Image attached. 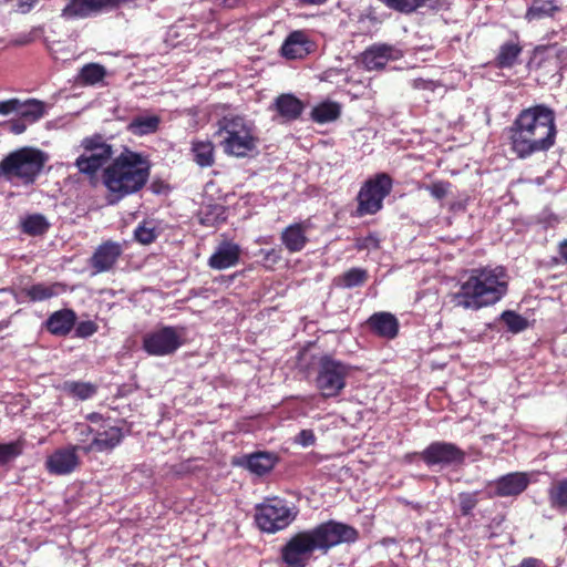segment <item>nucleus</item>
<instances>
[{"mask_svg":"<svg viewBox=\"0 0 567 567\" xmlns=\"http://www.w3.org/2000/svg\"><path fill=\"white\" fill-rule=\"evenodd\" d=\"M545 49H546V47H540V45L536 47V51H540V50H545Z\"/></svg>","mask_w":567,"mask_h":567,"instance_id":"nucleus-57","label":"nucleus"},{"mask_svg":"<svg viewBox=\"0 0 567 567\" xmlns=\"http://www.w3.org/2000/svg\"><path fill=\"white\" fill-rule=\"evenodd\" d=\"M359 532L351 525L329 519L312 528L293 534L280 548V561L285 567H307L315 554L327 555L341 544H352Z\"/></svg>","mask_w":567,"mask_h":567,"instance_id":"nucleus-1","label":"nucleus"},{"mask_svg":"<svg viewBox=\"0 0 567 567\" xmlns=\"http://www.w3.org/2000/svg\"><path fill=\"white\" fill-rule=\"evenodd\" d=\"M308 229L307 221L295 223L282 229L280 240L285 248L291 254L301 251L309 241Z\"/></svg>","mask_w":567,"mask_h":567,"instance_id":"nucleus-20","label":"nucleus"},{"mask_svg":"<svg viewBox=\"0 0 567 567\" xmlns=\"http://www.w3.org/2000/svg\"><path fill=\"white\" fill-rule=\"evenodd\" d=\"M150 189L155 195L166 194L171 190V187L168 183L162 179H154L151 185Z\"/></svg>","mask_w":567,"mask_h":567,"instance_id":"nucleus-49","label":"nucleus"},{"mask_svg":"<svg viewBox=\"0 0 567 567\" xmlns=\"http://www.w3.org/2000/svg\"><path fill=\"white\" fill-rule=\"evenodd\" d=\"M82 145L84 147L85 151L87 152H93V151H96V150H101L102 146H106L109 145L107 143H105V141L103 140V136L100 135V134H95L91 137H86L83 140L82 142Z\"/></svg>","mask_w":567,"mask_h":567,"instance_id":"nucleus-45","label":"nucleus"},{"mask_svg":"<svg viewBox=\"0 0 567 567\" xmlns=\"http://www.w3.org/2000/svg\"><path fill=\"white\" fill-rule=\"evenodd\" d=\"M91 154L103 155V157H105V164H106L113 155V148H112V145L109 144L106 146H102L101 150L99 148L96 151L91 152Z\"/></svg>","mask_w":567,"mask_h":567,"instance_id":"nucleus-53","label":"nucleus"},{"mask_svg":"<svg viewBox=\"0 0 567 567\" xmlns=\"http://www.w3.org/2000/svg\"><path fill=\"white\" fill-rule=\"evenodd\" d=\"M350 371L351 367L349 364L336 360L329 354H324L318 363L316 386L323 398H334L346 388V379Z\"/></svg>","mask_w":567,"mask_h":567,"instance_id":"nucleus-9","label":"nucleus"},{"mask_svg":"<svg viewBox=\"0 0 567 567\" xmlns=\"http://www.w3.org/2000/svg\"><path fill=\"white\" fill-rule=\"evenodd\" d=\"M20 117L32 124L39 121L44 115V104L37 100L20 101V106L17 110Z\"/></svg>","mask_w":567,"mask_h":567,"instance_id":"nucleus-36","label":"nucleus"},{"mask_svg":"<svg viewBox=\"0 0 567 567\" xmlns=\"http://www.w3.org/2000/svg\"><path fill=\"white\" fill-rule=\"evenodd\" d=\"M367 326L373 334L384 339H394L400 328L396 317L384 311L370 316L367 320Z\"/></svg>","mask_w":567,"mask_h":567,"instance_id":"nucleus-19","label":"nucleus"},{"mask_svg":"<svg viewBox=\"0 0 567 567\" xmlns=\"http://www.w3.org/2000/svg\"><path fill=\"white\" fill-rule=\"evenodd\" d=\"M480 492H462L457 495L458 507L462 516H471L478 504Z\"/></svg>","mask_w":567,"mask_h":567,"instance_id":"nucleus-40","label":"nucleus"},{"mask_svg":"<svg viewBox=\"0 0 567 567\" xmlns=\"http://www.w3.org/2000/svg\"><path fill=\"white\" fill-rule=\"evenodd\" d=\"M78 451H81L79 445H69L54 451L47 460L48 471L55 475L72 473L80 463Z\"/></svg>","mask_w":567,"mask_h":567,"instance_id":"nucleus-14","label":"nucleus"},{"mask_svg":"<svg viewBox=\"0 0 567 567\" xmlns=\"http://www.w3.org/2000/svg\"><path fill=\"white\" fill-rule=\"evenodd\" d=\"M78 316L73 309L64 308L52 312L44 322L47 331L56 337H66L75 327Z\"/></svg>","mask_w":567,"mask_h":567,"instance_id":"nucleus-18","label":"nucleus"},{"mask_svg":"<svg viewBox=\"0 0 567 567\" xmlns=\"http://www.w3.org/2000/svg\"><path fill=\"white\" fill-rule=\"evenodd\" d=\"M369 279V274L363 268H351L336 278V285L342 288H354L363 286Z\"/></svg>","mask_w":567,"mask_h":567,"instance_id":"nucleus-32","label":"nucleus"},{"mask_svg":"<svg viewBox=\"0 0 567 567\" xmlns=\"http://www.w3.org/2000/svg\"><path fill=\"white\" fill-rule=\"evenodd\" d=\"M340 116V105L336 102H323L311 112V117L316 123H328Z\"/></svg>","mask_w":567,"mask_h":567,"instance_id":"nucleus-34","label":"nucleus"},{"mask_svg":"<svg viewBox=\"0 0 567 567\" xmlns=\"http://www.w3.org/2000/svg\"><path fill=\"white\" fill-rule=\"evenodd\" d=\"M547 498L551 509L567 512V477L551 482L547 489Z\"/></svg>","mask_w":567,"mask_h":567,"instance_id":"nucleus-26","label":"nucleus"},{"mask_svg":"<svg viewBox=\"0 0 567 567\" xmlns=\"http://www.w3.org/2000/svg\"><path fill=\"white\" fill-rule=\"evenodd\" d=\"M393 47L389 44H373L369 47L361 56L364 68L369 71L383 69L391 60Z\"/></svg>","mask_w":567,"mask_h":567,"instance_id":"nucleus-22","label":"nucleus"},{"mask_svg":"<svg viewBox=\"0 0 567 567\" xmlns=\"http://www.w3.org/2000/svg\"><path fill=\"white\" fill-rule=\"evenodd\" d=\"M123 254L122 245L114 240L100 244L89 259V266L94 274L107 272L114 268Z\"/></svg>","mask_w":567,"mask_h":567,"instance_id":"nucleus-13","label":"nucleus"},{"mask_svg":"<svg viewBox=\"0 0 567 567\" xmlns=\"http://www.w3.org/2000/svg\"><path fill=\"white\" fill-rule=\"evenodd\" d=\"M148 155L127 147L103 171L102 179L111 205L143 189L151 175Z\"/></svg>","mask_w":567,"mask_h":567,"instance_id":"nucleus-3","label":"nucleus"},{"mask_svg":"<svg viewBox=\"0 0 567 567\" xmlns=\"http://www.w3.org/2000/svg\"><path fill=\"white\" fill-rule=\"evenodd\" d=\"M49 156L43 151L24 146L10 152L0 161V178L23 185H33L41 175Z\"/></svg>","mask_w":567,"mask_h":567,"instance_id":"nucleus-6","label":"nucleus"},{"mask_svg":"<svg viewBox=\"0 0 567 567\" xmlns=\"http://www.w3.org/2000/svg\"><path fill=\"white\" fill-rule=\"evenodd\" d=\"M85 419L94 425V437L89 444L81 446L84 454L112 452L122 443L124 439L123 429L113 425L110 417L92 412Z\"/></svg>","mask_w":567,"mask_h":567,"instance_id":"nucleus-10","label":"nucleus"},{"mask_svg":"<svg viewBox=\"0 0 567 567\" xmlns=\"http://www.w3.org/2000/svg\"><path fill=\"white\" fill-rule=\"evenodd\" d=\"M161 124L158 115L135 116L127 124L126 130L136 136L148 135L157 132Z\"/></svg>","mask_w":567,"mask_h":567,"instance_id":"nucleus-28","label":"nucleus"},{"mask_svg":"<svg viewBox=\"0 0 567 567\" xmlns=\"http://www.w3.org/2000/svg\"><path fill=\"white\" fill-rule=\"evenodd\" d=\"M452 184L449 181H436L431 185H426L425 189L437 200L443 199L449 194Z\"/></svg>","mask_w":567,"mask_h":567,"instance_id":"nucleus-42","label":"nucleus"},{"mask_svg":"<svg viewBox=\"0 0 567 567\" xmlns=\"http://www.w3.org/2000/svg\"><path fill=\"white\" fill-rule=\"evenodd\" d=\"M315 432L310 429L301 430L298 435L295 437V443L301 446H311L316 443Z\"/></svg>","mask_w":567,"mask_h":567,"instance_id":"nucleus-46","label":"nucleus"},{"mask_svg":"<svg viewBox=\"0 0 567 567\" xmlns=\"http://www.w3.org/2000/svg\"><path fill=\"white\" fill-rule=\"evenodd\" d=\"M297 515L298 511L279 497L266 498L255 507V523L261 532L268 534L287 528Z\"/></svg>","mask_w":567,"mask_h":567,"instance_id":"nucleus-7","label":"nucleus"},{"mask_svg":"<svg viewBox=\"0 0 567 567\" xmlns=\"http://www.w3.org/2000/svg\"><path fill=\"white\" fill-rule=\"evenodd\" d=\"M219 6L227 9H234L240 7L245 0H216Z\"/></svg>","mask_w":567,"mask_h":567,"instance_id":"nucleus-54","label":"nucleus"},{"mask_svg":"<svg viewBox=\"0 0 567 567\" xmlns=\"http://www.w3.org/2000/svg\"><path fill=\"white\" fill-rule=\"evenodd\" d=\"M276 463V458L268 452H257L246 458L247 468L259 476L270 472Z\"/></svg>","mask_w":567,"mask_h":567,"instance_id":"nucleus-29","label":"nucleus"},{"mask_svg":"<svg viewBox=\"0 0 567 567\" xmlns=\"http://www.w3.org/2000/svg\"><path fill=\"white\" fill-rule=\"evenodd\" d=\"M183 344L174 327H163L143 337V350L150 355L164 357L174 353Z\"/></svg>","mask_w":567,"mask_h":567,"instance_id":"nucleus-12","label":"nucleus"},{"mask_svg":"<svg viewBox=\"0 0 567 567\" xmlns=\"http://www.w3.org/2000/svg\"><path fill=\"white\" fill-rule=\"evenodd\" d=\"M19 106H20V100H18V99H10L7 101H2V102H0V114L8 115L12 112H17Z\"/></svg>","mask_w":567,"mask_h":567,"instance_id":"nucleus-48","label":"nucleus"},{"mask_svg":"<svg viewBox=\"0 0 567 567\" xmlns=\"http://www.w3.org/2000/svg\"><path fill=\"white\" fill-rule=\"evenodd\" d=\"M226 210L223 205H207L198 213L199 223L206 227H213L226 220Z\"/></svg>","mask_w":567,"mask_h":567,"instance_id":"nucleus-33","label":"nucleus"},{"mask_svg":"<svg viewBox=\"0 0 567 567\" xmlns=\"http://www.w3.org/2000/svg\"><path fill=\"white\" fill-rule=\"evenodd\" d=\"M106 69L99 63L83 65L78 75V82L82 85H95L104 80Z\"/></svg>","mask_w":567,"mask_h":567,"instance_id":"nucleus-30","label":"nucleus"},{"mask_svg":"<svg viewBox=\"0 0 567 567\" xmlns=\"http://www.w3.org/2000/svg\"><path fill=\"white\" fill-rule=\"evenodd\" d=\"M509 150L517 158L525 159L550 150L556 143L555 111L546 104L523 109L506 127Z\"/></svg>","mask_w":567,"mask_h":567,"instance_id":"nucleus-2","label":"nucleus"},{"mask_svg":"<svg viewBox=\"0 0 567 567\" xmlns=\"http://www.w3.org/2000/svg\"><path fill=\"white\" fill-rule=\"evenodd\" d=\"M0 567H4L3 563L0 560Z\"/></svg>","mask_w":567,"mask_h":567,"instance_id":"nucleus-58","label":"nucleus"},{"mask_svg":"<svg viewBox=\"0 0 567 567\" xmlns=\"http://www.w3.org/2000/svg\"><path fill=\"white\" fill-rule=\"evenodd\" d=\"M22 450L18 442L0 443V465H4L19 456Z\"/></svg>","mask_w":567,"mask_h":567,"instance_id":"nucleus-41","label":"nucleus"},{"mask_svg":"<svg viewBox=\"0 0 567 567\" xmlns=\"http://www.w3.org/2000/svg\"><path fill=\"white\" fill-rule=\"evenodd\" d=\"M560 11L561 7L556 0H532L524 19L529 23L544 19H555Z\"/></svg>","mask_w":567,"mask_h":567,"instance_id":"nucleus-23","label":"nucleus"},{"mask_svg":"<svg viewBox=\"0 0 567 567\" xmlns=\"http://www.w3.org/2000/svg\"><path fill=\"white\" fill-rule=\"evenodd\" d=\"M21 228L29 236H42L49 230L50 224L43 215L32 214L23 219Z\"/></svg>","mask_w":567,"mask_h":567,"instance_id":"nucleus-35","label":"nucleus"},{"mask_svg":"<svg viewBox=\"0 0 567 567\" xmlns=\"http://www.w3.org/2000/svg\"><path fill=\"white\" fill-rule=\"evenodd\" d=\"M62 390L80 400H87L96 393V386L90 382L65 381Z\"/></svg>","mask_w":567,"mask_h":567,"instance_id":"nucleus-37","label":"nucleus"},{"mask_svg":"<svg viewBox=\"0 0 567 567\" xmlns=\"http://www.w3.org/2000/svg\"><path fill=\"white\" fill-rule=\"evenodd\" d=\"M79 442H86L91 435L94 436V425L92 423H76L74 426Z\"/></svg>","mask_w":567,"mask_h":567,"instance_id":"nucleus-44","label":"nucleus"},{"mask_svg":"<svg viewBox=\"0 0 567 567\" xmlns=\"http://www.w3.org/2000/svg\"><path fill=\"white\" fill-rule=\"evenodd\" d=\"M190 155L200 168H207L215 165V145L209 140H193L190 142Z\"/></svg>","mask_w":567,"mask_h":567,"instance_id":"nucleus-24","label":"nucleus"},{"mask_svg":"<svg viewBox=\"0 0 567 567\" xmlns=\"http://www.w3.org/2000/svg\"><path fill=\"white\" fill-rule=\"evenodd\" d=\"M523 52V47L518 42H505L499 47L498 53L494 59V65L498 69H511Z\"/></svg>","mask_w":567,"mask_h":567,"instance_id":"nucleus-27","label":"nucleus"},{"mask_svg":"<svg viewBox=\"0 0 567 567\" xmlns=\"http://www.w3.org/2000/svg\"><path fill=\"white\" fill-rule=\"evenodd\" d=\"M162 234V229L154 220H143L134 229L133 237L141 245L153 244Z\"/></svg>","mask_w":567,"mask_h":567,"instance_id":"nucleus-31","label":"nucleus"},{"mask_svg":"<svg viewBox=\"0 0 567 567\" xmlns=\"http://www.w3.org/2000/svg\"><path fill=\"white\" fill-rule=\"evenodd\" d=\"M529 482L527 473H508L495 481V495L498 497L517 496L528 487Z\"/></svg>","mask_w":567,"mask_h":567,"instance_id":"nucleus-17","label":"nucleus"},{"mask_svg":"<svg viewBox=\"0 0 567 567\" xmlns=\"http://www.w3.org/2000/svg\"><path fill=\"white\" fill-rule=\"evenodd\" d=\"M355 246L358 250H364L370 248L378 249L380 247V240L377 235L369 234L368 236L358 239Z\"/></svg>","mask_w":567,"mask_h":567,"instance_id":"nucleus-47","label":"nucleus"},{"mask_svg":"<svg viewBox=\"0 0 567 567\" xmlns=\"http://www.w3.org/2000/svg\"><path fill=\"white\" fill-rule=\"evenodd\" d=\"M241 249L233 241L221 243L208 258L207 265L215 270H224L236 266L240 260Z\"/></svg>","mask_w":567,"mask_h":567,"instance_id":"nucleus-16","label":"nucleus"},{"mask_svg":"<svg viewBox=\"0 0 567 567\" xmlns=\"http://www.w3.org/2000/svg\"><path fill=\"white\" fill-rule=\"evenodd\" d=\"M393 188V179L388 173H378L368 178L357 195V215H374L383 208V200Z\"/></svg>","mask_w":567,"mask_h":567,"instance_id":"nucleus-8","label":"nucleus"},{"mask_svg":"<svg viewBox=\"0 0 567 567\" xmlns=\"http://www.w3.org/2000/svg\"><path fill=\"white\" fill-rule=\"evenodd\" d=\"M420 457L429 467L435 465L444 467L463 464L466 453L454 443L435 441L420 453Z\"/></svg>","mask_w":567,"mask_h":567,"instance_id":"nucleus-11","label":"nucleus"},{"mask_svg":"<svg viewBox=\"0 0 567 567\" xmlns=\"http://www.w3.org/2000/svg\"><path fill=\"white\" fill-rule=\"evenodd\" d=\"M560 257L567 262V239L563 240L558 246Z\"/></svg>","mask_w":567,"mask_h":567,"instance_id":"nucleus-56","label":"nucleus"},{"mask_svg":"<svg viewBox=\"0 0 567 567\" xmlns=\"http://www.w3.org/2000/svg\"><path fill=\"white\" fill-rule=\"evenodd\" d=\"M501 320L512 333H519L528 327V321L525 317L514 310H505L501 315Z\"/></svg>","mask_w":567,"mask_h":567,"instance_id":"nucleus-39","label":"nucleus"},{"mask_svg":"<svg viewBox=\"0 0 567 567\" xmlns=\"http://www.w3.org/2000/svg\"><path fill=\"white\" fill-rule=\"evenodd\" d=\"M38 0H17L18 11L21 13L30 12L37 4Z\"/></svg>","mask_w":567,"mask_h":567,"instance_id":"nucleus-52","label":"nucleus"},{"mask_svg":"<svg viewBox=\"0 0 567 567\" xmlns=\"http://www.w3.org/2000/svg\"><path fill=\"white\" fill-rule=\"evenodd\" d=\"M64 291V285L54 282L51 285L34 284L30 287L21 289V295L24 296L30 302H39L51 299Z\"/></svg>","mask_w":567,"mask_h":567,"instance_id":"nucleus-25","label":"nucleus"},{"mask_svg":"<svg viewBox=\"0 0 567 567\" xmlns=\"http://www.w3.org/2000/svg\"><path fill=\"white\" fill-rule=\"evenodd\" d=\"M216 136L221 137L220 146L226 155L246 157L257 148L258 136L255 125L238 114L224 115L217 122Z\"/></svg>","mask_w":567,"mask_h":567,"instance_id":"nucleus-5","label":"nucleus"},{"mask_svg":"<svg viewBox=\"0 0 567 567\" xmlns=\"http://www.w3.org/2000/svg\"><path fill=\"white\" fill-rule=\"evenodd\" d=\"M508 291V275L503 266H483L468 270L467 278L453 293L456 307L477 311L501 301Z\"/></svg>","mask_w":567,"mask_h":567,"instance_id":"nucleus-4","label":"nucleus"},{"mask_svg":"<svg viewBox=\"0 0 567 567\" xmlns=\"http://www.w3.org/2000/svg\"><path fill=\"white\" fill-rule=\"evenodd\" d=\"M316 44L306 31L296 30L285 39L280 53L288 60L303 59L315 51Z\"/></svg>","mask_w":567,"mask_h":567,"instance_id":"nucleus-15","label":"nucleus"},{"mask_svg":"<svg viewBox=\"0 0 567 567\" xmlns=\"http://www.w3.org/2000/svg\"><path fill=\"white\" fill-rule=\"evenodd\" d=\"M272 110L286 122L299 118L303 112L305 105L301 100L290 93H284L277 96Z\"/></svg>","mask_w":567,"mask_h":567,"instance_id":"nucleus-21","label":"nucleus"},{"mask_svg":"<svg viewBox=\"0 0 567 567\" xmlns=\"http://www.w3.org/2000/svg\"><path fill=\"white\" fill-rule=\"evenodd\" d=\"M75 165L81 173L93 176L105 165V157L94 154L81 155L76 158Z\"/></svg>","mask_w":567,"mask_h":567,"instance_id":"nucleus-38","label":"nucleus"},{"mask_svg":"<svg viewBox=\"0 0 567 567\" xmlns=\"http://www.w3.org/2000/svg\"><path fill=\"white\" fill-rule=\"evenodd\" d=\"M513 567H546V564L542 559L535 557H526L523 558L518 565Z\"/></svg>","mask_w":567,"mask_h":567,"instance_id":"nucleus-51","label":"nucleus"},{"mask_svg":"<svg viewBox=\"0 0 567 567\" xmlns=\"http://www.w3.org/2000/svg\"><path fill=\"white\" fill-rule=\"evenodd\" d=\"M556 59L560 64V69H567V48L558 49Z\"/></svg>","mask_w":567,"mask_h":567,"instance_id":"nucleus-55","label":"nucleus"},{"mask_svg":"<svg viewBox=\"0 0 567 567\" xmlns=\"http://www.w3.org/2000/svg\"><path fill=\"white\" fill-rule=\"evenodd\" d=\"M9 125L10 132H12L13 134H22L27 130L29 123L23 117L19 116V118L10 121Z\"/></svg>","mask_w":567,"mask_h":567,"instance_id":"nucleus-50","label":"nucleus"},{"mask_svg":"<svg viewBox=\"0 0 567 567\" xmlns=\"http://www.w3.org/2000/svg\"><path fill=\"white\" fill-rule=\"evenodd\" d=\"M75 333L76 338L86 339L92 337L94 333L99 331V324L92 320L80 321L75 323Z\"/></svg>","mask_w":567,"mask_h":567,"instance_id":"nucleus-43","label":"nucleus"}]
</instances>
